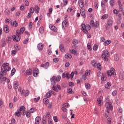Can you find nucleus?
Masks as SVG:
<instances>
[{
	"label": "nucleus",
	"instance_id": "f257e3e1",
	"mask_svg": "<svg viewBox=\"0 0 124 124\" xmlns=\"http://www.w3.org/2000/svg\"><path fill=\"white\" fill-rule=\"evenodd\" d=\"M26 30V28L24 27L20 28V30H16V35H13L12 36L13 40L14 41H16V42H18V41H20L21 40V34L22 33H24V31H25V30Z\"/></svg>",
	"mask_w": 124,
	"mask_h": 124
},
{
	"label": "nucleus",
	"instance_id": "f03ea898",
	"mask_svg": "<svg viewBox=\"0 0 124 124\" xmlns=\"http://www.w3.org/2000/svg\"><path fill=\"white\" fill-rule=\"evenodd\" d=\"M10 70H11V67H9V64L8 63L5 62L1 67L0 75L1 76H5V75L7 74V71H10Z\"/></svg>",
	"mask_w": 124,
	"mask_h": 124
},
{
	"label": "nucleus",
	"instance_id": "7ed1b4c3",
	"mask_svg": "<svg viewBox=\"0 0 124 124\" xmlns=\"http://www.w3.org/2000/svg\"><path fill=\"white\" fill-rule=\"evenodd\" d=\"M61 78L62 77L60 75H58L57 77L54 76L50 78V83L52 86H56V82H60Z\"/></svg>",
	"mask_w": 124,
	"mask_h": 124
},
{
	"label": "nucleus",
	"instance_id": "20e7f679",
	"mask_svg": "<svg viewBox=\"0 0 124 124\" xmlns=\"http://www.w3.org/2000/svg\"><path fill=\"white\" fill-rule=\"evenodd\" d=\"M81 28L82 31H83L85 34H88V33H89V31H90V30H91V26L89 24L85 25V24H82L81 25Z\"/></svg>",
	"mask_w": 124,
	"mask_h": 124
},
{
	"label": "nucleus",
	"instance_id": "39448f33",
	"mask_svg": "<svg viewBox=\"0 0 124 124\" xmlns=\"http://www.w3.org/2000/svg\"><path fill=\"white\" fill-rule=\"evenodd\" d=\"M111 26H113V19H109L107 21V24L105 25L106 30L111 29Z\"/></svg>",
	"mask_w": 124,
	"mask_h": 124
},
{
	"label": "nucleus",
	"instance_id": "423d86ee",
	"mask_svg": "<svg viewBox=\"0 0 124 124\" xmlns=\"http://www.w3.org/2000/svg\"><path fill=\"white\" fill-rule=\"evenodd\" d=\"M102 57L105 61H108L107 57H109V52H108L107 49H105L103 51V53L102 54Z\"/></svg>",
	"mask_w": 124,
	"mask_h": 124
},
{
	"label": "nucleus",
	"instance_id": "0eeeda50",
	"mask_svg": "<svg viewBox=\"0 0 124 124\" xmlns=\"http://www.w3.org/2000/svg\"><path fill=\"white\" fill-rule=\"evenodd\" d=\"M107 74L108 77H111L112 75H115L116 72H115V69H114V68H111L110 70H108Z\"/></svg>",
	"mask_w": 124,
	"mask_h": 124
},
{
	"label": "nucleus",
	"instance_id": "6e6552de",
	"mask_svg": "<svg viewBox=\"0 0 124 124\" xmlns=\"http://www.w3.org/2000/svg\"><path fill=\"white\" fill-rule=\"evenodd\" d=\"M90 26L93 28H98V27H99L98 21H96L95 23H94V21L92 20L90 22Z\"/></svg>",
	"mask_w": 124,
	"mask_h": 124
},
{
	"label": "nucleus",
	"instance_id": "1a4fd4ad",
	"mask_svg": "<svg viewBox=\"0 0 124 124\" xmlns=\"http://www.w3.org/2000/svg\"><path fill=\"white\" fill-rule=\"evenodd\" d=\"M106 108L107 110H111L112 111L113 110V105H112V103L111 102H107L106 103Z\"/></svg>",
	"mask_w": 124,
	"mask_h": 124
},
{
	"label": "nucleus",
	"instance_id": "9d476101",
	"mask_svg": "<svg viewBox=\"0 0 124 124\" xmlns=\"http://www.w3.org/2000/svg\"><path fill=\"white\" fill-rule=\"evenodd\" d=\"M49 29H50V30L51 31H54V32H57L58 29H57V28H56V27H55V26L52 25V24H50L49 25Z\"/></svg>",
	"mask_w": 124,
	"mask_h": 124
},
{
	"label": "nucleus",
	"instance_id": "9b49d317",
	"mask_svg": "<svg viewBox=\"0 0 124 124\" xmlns=\"http://www.w3.org/2000/svg\"><path fill=\"white\" fill-rule=\"evenodd\" d=\"M39 73V72L38 71V69H34L33 70V76H34V77H37Z\"/></svg>",
	"mask_w": 124,
	"mask_h": 124
},
{
	"label": "nucleus",
	"instance_id": "f8f14e48",
	"mask_svg": "<svg viewBox=\"0 0 124 124\" xmlns=\"http://www.w3.org/2000/svg\"><path fill=\"white\" fill-rule=\"evenodd\" d=\"M49 65H50L49 62H46L45 64H41V67H43L45 69H47L49 67Z\"/></svg>",
	"mask_w": 124,
	"mask_h": 124
},
{
	"label": "nucleus",
	"instance_id": "ddd939ff",
	"mask_svg": "<svg viewBox=\"0 0 124 124\" xmlns=\"http://www.w3.org/2000/svg\"><path fill=\"white\" fill-rule=\"evenodd\" d=\"M78 5L81 8H83L85 6V3H84V0H78Z\"/></svg>",
	"mask_w": 124,
	"mask_h": 124
},
{
	"label": "nucleus",
	"instance_id": "4468645a",
	"mask_svg": "<svg viewBox=\"0 0 124 124\" xmlns=\"http://www.w3.org/2000/svg\"><path fill=\"white\" fill-rule=\"evenodd\" d=\"M80 12L81 16H82L83 18H86V12H85V9L83 8L80 9Z\"/></svg>",
	"mask_w": 124,
	"mask_h": 124
},
{
	"label": "nucleus",
	"instance_id": "2eb2a0df",
	"mask_svg": "<svg viewBox=\"0 0 124 124\" xmlns=\"http://www.w3.org/2000/svg\"><path fill=\"white\" fill-rule=\"evenodd\" d=\"M101 80L103 82H105V81H106V80H107V78L106 77V74L105 73H102Z\"/></svg>",
	"mask_w": 124,
	"mask_h": 124
},
{
	"label": "nucleus",
	"instance_id": "dca6fc26",
	"mask_svg": "<svg viewBox=\"0 0 124 124\" xmlns=\"http://www.w3.org/2000/svg\"><path fill=\"white\" fill-rule=\"evenodd\" d=\"M24 94L25 96H28V95L30 94V92L29 91V90H26V91H25V90H22L21 93V95H23V94Z\"/></svg>",
	"mask_w": 124,
	"mask_h": 124
},
{
	"label": "nucleus",
	"instance_id": "f3484780",
	"mask_svg": "<svg viewBox=\"0 0 124 124\" xmlns=\"http://www.w3.org/2000/svg\"><path fill=\"white\" fill-rule=\"evenodd\" d=\"M41 121V118L40 116H37L35 120V124H39Z\"/></svg>",
	"mask_w": 124,
	"mask_h": 124
},
{
	"label": "nucleus",
	"instance_id": "a211bd4d",
	"mask_svg": "<svg viewBox=\"0 0 124 124\" xmlns=\"http://www.w3.org/2000/svg\"><path fill=\"white\" fill-rule=\"evenodd\" d=\"M37 48L39 51H42L43 50V44L40 43L37 45Z\"/></svg>",
	"mask_w": 124,
	"mask_h": 124
},
{
	"label": "nucleus",
	"instance_id": "6ab92c4d",
	"mask_svg": "<svg viewBox=\"0 0 124 124\" xmlns=\"http://www.w3.org/2000/svg\"><path fill=\"white\" fill-rule=\"evenodd\" d=\"M3 31L6 33H8V32H9V27H8V26L5 25L4 26Z\"/></svg>",
	"mask_w": 124,
	"mask_h": 124
},
{
	"label": "nucleus",
	"instance_id": "aec40b11",
	"mask_svg": "<svg viewBox=\"0 0 124 124\" xmlns=\"http://www.w3.org/2000/svg\"><path fill=\"white\" fill-rule=\"evenodd\" d=\"M4 76H1L0 75V83H2L3 81H6V77H3Z\"/></svg>",
	"mask_w": 124,
	"mask_h": 124
},
{
	"label": "nucleus",
	"instance_id": "412c9836",
	"mask_svg": "<svg viewBox=\"0 0 124 124\" xmlns=\"http://www.w3.org/2000/svg\"><path fill=\"white\" fill-rule=\"evenodd\" d=\"M1 43L2 47H5V46H6V42L5 41V39H2L1 40Z\"/></svg>",
	"mask_w": 124,
	"mask_h": 124
},
{
	"label": "nucleus",
	"instance_id": "4be33fe9",
	"mask_svg": "<svg viewBox=\"0 0 124 124\" xmlns=\"http://www.w3.org/2000/svg\"><path fill=\"white\" fill-rule=\"evenodd\" d=\"M97 102L98 103V106H101L103 104L102 100L101 99V98H97Z\"/></svg>",
	"mask_w": 124,
	"mask_h": 124
},
{
	"label": "nucleus",
	"instance_id": "5701e85b",
	"mask_svg": "<svg viewBox=\"0 0 124 124\" xmlns=\"http://www.w3.org/2000/svg\"><path fill=\"white\" fill-rule=\"evenodd\" d=\"M60 50L62 52V53H64L65 52V48L63 45H60L59 46Z\"/></svg>",
	"mask_w": 124,
	"mask_h": 124
},
{
	"label": "nucleus",
	"instance_id": "b1692460",
	"mask_svg": "<svg viewBox=\"0 0 124 124\" xmlns=\"http://www.w3.org/2000/svg\"><path fill=\"white\" fill-rule=\"evenodd\" d=\"M119 78L121 80H124V71L120 72Z\"/></svg>",
	"mask_w": 124,
	"mask_h": 124
},
{
	"label": "nucleus",
	"instance_id": "393cba45",
	"mask_svg": "<svg viewBox=\"0 0 124 124\" xmlns=\"http://www.w3.org/2000/svg\"><path fill=\"white\" fill-rule=\"evenodd\" d=\"M111 83L110 82H108L107 84H105V87L107 90H109L110 88H111Z\"/></svg>",
	"mask_w": 124,
	"mask_h": 124
},
{
	"label": "nucleus",
	"instance_id": "a878e982",
	"mask_svg": "<svg viewBox=\"0 0 124 124\" xmlns=\"http://www.w3.org/2000/svg\"><path fill=\"white\" fill-rule=\"evenodd\" d=\"M40 8H39V7H38V6L36 5L35 6V13H36L37 14H38V13H39V10H40Z\"/></svg>",
	"mask_w": 124,
	"mask_h": 124
},
{
	"label": "nucleus",
	"instance_id": "bb28decb",
	"mask_svg": "<svg viewBox=\"0 0 124 124\" xmlns=\"http://www.w3.org/2000/svg\"><path fill=\"white\" fill-rule=\"evenodd\" d=\"M63 3H61V6L63 7V6H66V5L67 3H68V1L67 0H63Z\"/></svg>",
	"mask_w": 124,
	"mask_h": 124
},
{
	"label": "nucleus",
	"instance_id": "cd10ccee",
	"mask_svg": "<svg viewBox=\"0 0 124 124\" xmlns=\"http://www.w3.org/2000/svg\"><path fill=\"white\" fill-rule=\"evenodd\" d=\"M32 73V71H31V69H29L26 70V74L28 76L31 75Z\"/></svg>",
	"mask_w": 124,
	"mask_h": 124
},
{
	"label": "nucleus",
	"instance_id": "c85d7f7f",
	"mask_svg": "<svg viewBox=\"0 0 124 124\" xmlns=\"http://www.w3.org/2000/svg\"><path fill=\"white\" fill-rule=\"evenodd\" d=\"M14 89L17 90L18 89V82L17 81H15L14 82Z\"/></svg>",
	"mask_w": 124,
	"mask_h": 124
},
{
	"label": "nucleus",
	"instance_id": "c756f323",
	"mask_svg": "<svg viewBox=\"0 0 124 124\" xmlns=\"http://www.w3.org/2000/svg\"><path fill=\"white\" fill-rule=\"evenodd\" d=\"M111 43V40H107V41H105L104 43V45L105 46H107V45H109Z\"/></svg>",
	"mask_w": 124,
	"mask_h": 124
},
{
	"label": "nucleus",
	"instance_id": "7c9ffc66",
	"mask_svg": "<svg viewBox=\"0 0 124 124\" xmlns=\"http://www.w3.org/2000/svg\"><path fill=\"white\" fill-rule=\"evenodd\" d=\"M68 26V22L67 21H64L62 23V27H67Z\"/></svg>",
	"mask_w": 124,
	"mask_h": 124
},
{
	"label": "nucleus",
	"instance_id": "2f4dec72",
	"mask_svg": "<svg viewBox=\"0 0 124 124\" xmlns=\"http://www.w3.org/2000/svg\"><path fill=\"white\" fill-rule=\"evenodd\" d=\"M51 91H48L46 94V97L47 98H50L51 97Z\"/></svg>",
	"mask_w": 124,
	"mask_h": 124
},
{
	"label": "nucleus",
	"instance_id": "473e14b6",
	"mask_svg": "<svg viewBox=\"0 0 124 124\" xmlns=\"http://www.w3.org/2000/svg\"><path fill=\"white\" fill-rule=\"evenodd\" d=\"M65 58L68 60V59H71V58H72V56L70 54H67L65 55Z\"/></svg>",
	"mask_w": 124,
	"mask_h": 124
},
{
	"label": "nucleus",
	"instance_id": "72a5a7b5",
	"mask_svg": "<svg viewBox=\"0 0 124 124\" xmlns=\"http://www.w3.org/2000/svg\"><path fill=\"white\" fill-rule=\"evenodd\" d=\"M108 18V15H104L101 17V19H102V20H106V19Z\"/></svg>",
	"mask_w": 124,
	"mask_h": 124
},
{
	"label": "nucleus",
	"instance_id": "f704fd0d",
	"mask_svg": "<svg viewBox=\"0 0 124 124\" xmlns=\"http://www.w3.org/2000/svg\"><path fill=\"white\" fill-rule=\"evenodd\" d=\"M43 101L44 104H48V103H49V99L47 98H44Z\"/></svg>",
	"mask_w": 124,
	"mask_h": 124
},
{
	"label": "nucleus",
	"instance_id": "c9c22d12",
	"mask_svg": "<svg viewBox=\"0 0 124 124\" xmlns=\"http://www.w3.org/2000/svg\"><path fill=\"white\" fill-rule=\"evenodd\" d=\"M70 53H71V54H73V55H75V56H77V51L75 50V49L71 50Z\"/></svg>",
	"mask_w": 124,
	"mask_h": 124
},
{
	"label": "nucleus",
	"instance_id": "e433bc0d",
	"mask_svg": "<svg viewBox=\"0 0 124 124\" xmlns=\"http://www.w3.org/2000/svg\"><path fill=\"white\" fill-rule=\"evenodd\" d=\"M15 72H16V69L15 68H13L11 71V76H13L15 74Z\"/></svg>",
	"mask_w": 124,
	"mask_h": 124
},
{
	"label": "nucleus",
	"instance_id": "4c0bfd02",
	"mask_svg": "<svg viewBox=\"0 0 124 124\" xmlns=\"http://www.w3.org/2000/svg\"><path fill=\"white\" fill-rule=\"evenodd\" d=\"M39 32L41 34H42V33H44V29L43 28V27H41L40 28V29H39Z\"/></svg>",
	"mask_w": 124,
	"mask_h": 124
},
{
	"label": "nucleus",
	"instance_id": "58836bf2",
	"mask_svg": "<svg viewBox=\"0 0 124 124\" xmlns=\"http://www.w3.org/2000/svg\"><path fill=\"white\" fill-rule=\"evenodd\" d=\"M96 63H97V61L95 60H93L92 62V65H93V66H96Z\"/></svg>",
	"mask_w": 124,
	"mask_h": 124
},
{
	"label": "nucleus",
	"instance_id": "ea45409f",
	"mask_svg": "<svg viewBox=\"0 0 124 124\" xmlns=\"http://www.w3.org/2000/svg\"><path fill=\"white\" fill-rule=\"evenodd\" d=\"M15 114L16 116L17 117H20V115H21V111H20L19 110H18L17 111H16L15 113Z\"/></svg>",
	"mask_w": 124,
	"mask_h": 124
},
{
	"label": "nucleus",
	"instance_id": "a19ab883",
	"mask_svg": "<svg viewBox=\"0 0 124 124\" xmlns=\"http://www.w3.org/2000/svg\"><path fill=\"white\" fill-rule=\"evenodd\" d=\"M12 39V38H11V37H8L6 38V42H7V43H10L11 42Z\"/></svg>",
	"mask_w": 124,
	"mask_h": 124
},
{
	"label": "nucleus",
	"instance_id": "79ce46f5",
	"mask_svg": "<svg viewBox=\"0 0 124 124\" xmlns=\"http://www.w3.org/2000/svg\"><path fill=\"white\" fill-rule=\"evenodd\" d=\"M85 86L86 90H90L91 89V85L89 83H86Z\"/></svg>",
	"mask_w": 124,
	"mask_h": 124
},
{
	"label": "nucleus",
	"instance_id": "37998d69",
	"mask_svg": "<svg viewBox=\"0 0 124 124\" xmlns=\"http://www.w3.org/2000/svg\"><path fill=\"white\" fill-rule=\"evenodd\" d=\"M109 109H107V110L105 111V118H108L109 117Z\"/></svg>",
	"mask_w": 124,
	"mask_h": 124
},
{
	"label": "nucleus",
	"instance_id": "c03bdc74",
	"mask_svg": "<svg viewBox=\"0 0 124 124\" xmlns=\"http://www.w3.org/2000/svg\"><path fill=\"white\" fill-rule=\"evenodd\" d=\"M14 47L16 50V51H20V50L21 49V47H20V46H18L17 45H15Z\"/></svg>",
	"mask_w": 124,
	"mask_h": 124
},
{
	"label": "nucleus",
	"instance_id": "a18cd8bd",
	"mask_svg": "<svg viewBox=\"0 0 124 124\" xmlns=\"http://www.w3.org/2000/svg\"><path fill=\"white\" fill-rule=\"evenodd\" d=\"M67 91L68 93H70V94H72L73 93H74V92L73 91L72 89L71 88L68 89Z\"/></svg>",
	"mask_w": 124,
	"mask_h": 124
},
{
	"label": "nucleus",
	"instance_id": "49530a36",
	"mask_svg": "<svg viewBox=\"0 0 124 124\" xmlns=\"http://www.w3.org/2000/svg\"><path fill=\"white\" fill-rule=\"evenodd\" d=\"M26 116L27 118H30L31 117V114L30 113V110L26 111Z\"/></svg>",
	"mask_w": 124,
	"mask_h": 124
},
{
	"label": "nucleus",
	"instance_id": "de8ad7c7",
	"mask_svg": "<svg viewBox=\"0 0 124 124\" xmlns=\"http://www.w3.org/2000/svg\"><path fill=\"white\" fill-rule=\"evenodd\" d=\"M73 44L75 45H77V44H78V40L76 39H74L73 40Z\"/></svg>",
	"mask_w": 124,
	"mask_h": 124
},
{
	"label": "nucleus",
	"instance_id": "09e8293b",
	"mask_svg": "<svg viewBox=\"0 0 124 124\" xmlns=\"http://www.w3.org/2000/svg\"><path fill=\"white\" fill-rule=\"evenodd\" d=\"M53 120L55 123H58L59 122V119H58V117L56 116H53Z\"/></svg>",
	"mask_w": 124,
	"mask_h": 124
},
{
	"label": "nucleus",
	"instance_id": "8fccbe9b",
	"mask_svg": "<svg viewBox=\"0 0 124 124\" xmlns=\"http://www.w3.org/2000/svg\"><path fill=\"white\" fill-rule=\"evenodd\" d=\"M114 2H115V1H114V0H110L109 1V3H110V6H114Z\"/></svg>",
	"mask_w": 124,
	"mask_h": 124
},
{
	"label": "nucleus",
	"instance_id": "3c124183",
	"mask_svg": "<svg viewBox=\"0 0 124 124\" xmlns=\"http://www.w3.org/2000/svg\"><path fill=\"white\" fill-rule=\"evenodd\" d=\"M5 13L6 15H9V14H10V11H9L8 9H6L5 10Z\"/></svg>",
	"mask_w": 124,
	"mask_h": 124
},
{
	"label": "nucleus",
	"instance_id": "603ef678",
	"mask_svg": "<svg viewBox=\"0 0 124 124\" xmlns=\"http://www.w3.org/2000/svg\"><path fill=\"white\" fill-rule=\"evenodd\" d=\"M87 48L89 51H92V46H91V44L88 43L87 44Z\"/></svg>",
	"mask_w": 124,
	"mask_h": 124
},
{
	"label": "nucleus",
	"instance_id": "864d4df0",
	"mask_svg": "<svg viewBox=\"0 0 124 124\" xmlns=\"http://www.w3.org/2000/svg\"><path fill=\"white\" fill-rule=\"evenodd\" d=\"M97 49H98V46H97V45H94L93 47V50H94V51H96Z\"/></svg>",
	"mask_w": 124,
	"mask_h": 124
},
{
	"label": "nucleus",
	"instance_id": "5fc2aeb1",
	"mask_svg": "<svg viewBox=\"0 0 124 124\" xmlns=\"http://www.w3.org/2000/svg\"><path fill=\"white\" fill-rule=\"evenodd\" d=\"M90 73L91 70H86L85 72V75H86V76H90Z\"/></svg>",
	"mask_w": 124,
	"mask_h": 124
},
{
	"label": "nucleus",
	"instance_id": "6e6d98bb",
	"mask_svg": "<svg viewBox=\"0 0 124 124\" xmlns=\"http://www.w3.org/2000/svg\"><path fill=\"white\" fill-rule=\"evenodd\" d=\"M17 54V51L15 50H12V56H15Z\"/></svg>",
	"mask_w": 124,
	"mask_h": 124
},
{
	"label": "nucleus",
	"instance_id": "4d7b16f0",
	"mask_svg": "<svg viewBox=\"0 0 124 124\" xmlns=\"http://www.w3.org/2000/svg\"><path fill=\"white\" fill-rule=\"evenodd\" d=\"M39 99H40V97L38 96L37 98H34V102H38Z\"/></svg>",
	"mask_w": 124,
	"mask_h": 124
},
{
	"label": "nucleus",
	"instance_id": "13d9d810",
	"mask_svg": "<svg viewBox=\"0 0 124 124\" xmlns=\"http://www.w3.org/2000/svg\"><path fill=\"white\" fill-rule=\"evenodd\" d=\"M117 93H118L117 90H115L112 93V94L113 96H116V95H117Z\"/></svg>",
	"mask_w": 124,
	"mask_h": 124
},
{
	"label": "nucleus",
	"instance_id": "bf43d9fd",
	"mask_svg": "<svg viewBox=\"0 0 124 124\" xmlns=\"http://www.w3.org/2000/svg\"><path fill=\"white\" fill-rule=\"evenodd\" d=\"M20 10H21L22 11H24V10H25V5H24V4H22L20 7Z\"/></svg>",
	"mask_w": 124,
	"mask_h": 124
},
{
	"label": "nucleus",
	"instance_id": "052dcab7",
	"mask_svg": "<svg viewBox=\"0 0 124 124\" xmlns=\"http://www.w3.org/2000/svg\"><path fill=\"white\" fill-rule=\"evenodd\" d=\"M114 59L115 61H119V60H120V58H119V56H118V55L117 54H115L114 55Z\"/></svg>",
	"mask_w": 124,
	"mask_h": 124
},
{
	"label": "nucleus",
	"instance_id": "680f3d73",
	"mask_svg": "<svg viewBox=\"0 0 124 124\" xmlns=\"http://www.w3.org/2000/svg\"><path fill=\"white\" fill-rule=\"evenodd\" d=\"M13 26L14 27H18V23L16 21H14L13 22Z\"/></svg>",
	"mask_w": 124,
	"mask_h": 124
},
{
	"label": "nucleus",
	"instance_id": "e2e57ef3",
	"mask_svg": "<svg viewBox=\"0 0 124 124\" xmlns=\"http://www.w3.org/2000/svg\"><path fill=\"white\" fill-rule=\"evenodd\" d=\"M46 116L48 120H50V119H51V115H50V112L46 113Z\"/></svg>",
	"mask_w": 124,
	"mask_h": 124
},
{
	"label": "nucleus",
	"instance_id": "0e129e2a",
	"mask_svg": "<svg viewBox=\"0 0 124 124\" xmlns=\"http://www.w3.org/2000/svg\"><path fill=\"white\" fill-rule=\"evenodd\" d=\"M97 67L99 70L101 69V65L100 64V63H98L97 64Z\"/></svg>",
	"mask_w": 124,
	"mask_h": 124
},
{
	"label": "nucleus",
	"instance_id": "69168bd1",
	"mask_svg": "<svg viewBox=\"0 0 124 124\" xmlns=\"http://www.w3.org/2000/svg\"><path fill=\"white\" fill-rule=\"evenodd\" d=\"M30 11L31 13H34V8L33 7L30 8Z\"/></svg>",
	"mask_w": 124,
	"mask_h": 124
},
{
	"label": "nucleus",
	"instance_id": "338daca9",
	"mask_svg": "<svg viewBox=\"0 0 124 124\" xmlns=\"http://www.w3.org/2000/svg\"><path fill=\"white\" fill-rule=\"evenodd\" d=\"M62 119L65 121V122H67L68 120L67 118H66V116L63 115L62 116Z\"/></svg>",
	"mask_w": 124,
	"mask_h": 124
},
{
	"label": "nucleus",
	"instance_id": "774afa93",
	"mask_svg": "<svg viewBox=\"0 0 124 124\" xmlns=\"http://www.w3.org/2000/svg\"><path fill=\"white\" fill-rule=\"evenodd\" d=\"M24 109H25V106H20V108H19V110L20 112H21V111H23V110H24Z\"/></svg>",
	"mask_w": 124,
	"mask_h": 124
}]
</instances>
